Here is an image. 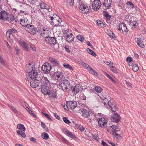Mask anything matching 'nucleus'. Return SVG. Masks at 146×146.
I'll return each mask as SVG.
<instances>
[{
  "instance_id": "obj_1",
  "label": "nucleus",
  "mask_w": 146,
  "mask_h": 146,
  "mask_svg": "<svg viewBox=\"0 0 146 146\" xmlns=\"http://www.w3.org/2000/svg\"><path fill=\"white\" fill-rule=\"evenodd\" d=\"M28 74L30 78L33 80L34 82H35V81H39L40 80H41L40 82H50L46 77L43 76L41 79L40 78L37 77L38 72L35 68L29 72Z\"/></svg>"
},
{
  "instance_id": "obj_2",
  "label": "nucleus",
  "mask_w": 146,
  "mask_h": 146,
  "mask_svg": "<svg viewBox=\"0 0 146 146\" xmlns=\"http://www.w3.org/2000/svg\"><path fill=\"white\" fill-rule=\"evenodd\" d=\"M50 83H44L42 84L41 90L42 93L44 95H50L49 92L50 91L49 90V87L50 86Z\"/></svg>"
},
{
  "instance_id": "obj_3",
  "label": "nucleus",
  "mask_w": 146,
  "mask_h": 146,
  "mask_svg": "<svg viewBox=\"0 0 146 146\" xmlns=\"http://www.w3.org/2000/svg\"><path fill=\"white\" fill-rule=\"evenodd\" d=\"M26 29V30L33 35L36 34L38 32L37 29L33 25H28Z\"/></svg>"
},
{
  "instance_id": "obj_4",
  "label": "nucleus",
  "mask_w": 146,
  "mask_h": 146,
  "mask_svg": "<svg viewBox=\"0 0 146 146\" xmlns=\"http://www.w3.org/2000/svg\"><path fill=\"white\" fill-rule=\"evenodd\" d=\"M79 9L80 10V12L82 13L86 14L89 13L91 9L89 6L84 5H80Z\"/></svg>"
},
{
  "instance_id": "obj_5",
  "label": "nucleus",
  "mask_w": 146,
  "mask_h": 146,
  "mask_svg": "<svg viewBox=\"0 0 146 146\" xmlns=\"http://www.w3.org/2000/svg\"><path fill=\"white\" fill-rule=\"evenodd\" d=\"M118 30L121 31H122V33L124 35L127 34L128 30L125 24L123 23H119L118 25Z\"/></svg>"
},
{
  "instance_id": "obj_6",
  "label": "nucleus",
  "mask_w": 146,
  "mask_h": 146,
  "mask_svg": "<svg viewBox=\"0 0 146 146\" xmlns=\"http://www.w3.org/2000/svg\"><path fill=\"white\" fill-rule=\"evenodd\" d=\"M107 122L106 119L104 117L100 116L98 118V123L99 126L102 127H107Z\"/></svg>"
},
{
  "instance_id": "obj_7",
  "label": "nucleus",
  "mask_w": 146,
  "mask_h": 146,
  "mask_svg": "<svg viewBox=\"0 0 146 146\" xmlns=\"http://www.w3.org/2000/svg\"><path fill=\"white\" fill-rule=\"evenodd\" d=\"M92 9L94 11L98 10L101 7V3L100 0H94L92 3Z\"/></svg>"
},
{
  "instance_id": "obj_8",
  "label": "nucleus",
  "mask_w": 146,
  "mask_h": 146,
  "mask_svg": "<svg viewBox=\"0 0 146 146\" xmlns=\"http://www.w3.org/2000/svg\"><path fill=\"white\" fill-rule=\"evenodd\" d=\"M45 40L47 44L50 45H54L56 43V40L55 37H51L49 36L47 38H46Z\"/></svg>"
},
{
  "instance_id": "obj_9",
  "label": "nucleus",
  "mask_w": 146,
  "mask_h": 146,
  "mask_svg": "<svg viewBox=\"0 0 146 146\" xmlns=\"http://www.w3.org/2000/svg\"><path fill=\"white\" fill-rule=\"evenodd\" d=\"M71 89L72 92L76 94L81 91L82 87L80 84H77L75 86H72Z\"/></svg>"
},
{
  "instance_id": "obj_10",
  "label": "nucleus",
  "mask_w": 146,
  "mask_h": 146,
  "mask_svg": "<svg viewBox=\"0 0 146 146\" xmlns=\"http://www.w3.org/2000/svg\"><path fill=\"white\" fill-rule=\"evenodd\" d=\"M110 127L112 128L111 129V132L113 136V137H116L117 138L118 137H121V135L119 134H118L117 132H115V130L118 127V125H112Z\"/></svg>"
},
{
  "instance_id": "obj_11",
  "label": "nucleus",
  "mask_w": 146,
  "mask_h": 146,
  "mask_svg": "<svg viewBox=\"0 0 146 146\" xmlns=\"http://www.w3.org/2000/svg\"><path fill=\"white\" fill-rule=\"evenodd\" d=\"M49 32L47 29H40V34L43 37L46 38H47L49 36L48 34Z\"/></svg>"
},
{
  "instance_id": "obj_12",
  "label": "nucleus",
  "mask_w": 146,
  "mask_h": 146,
  "mask_svg": "<svg viewBox=\"0 0 146 146\" xmlns=\"http://www.w3.org/2000/svg\"><path fill=\"white\" fill-rule=\"evenodd\" d=\"M64 35L65 36V37L66 39V41L70 43L73 41L74 37L72 33L68 34L67 33H64Z\"/></svg>"
},
{
  "instance_id": "obj_13",
  "label": "nucleus",
  "mask_w": 146,
  "mask_h": 146,
  "mask_svg": "<svg viewBox=\"0 0 146 146\" xmlns=\"http://www.w3.org/2000/svg\"><path fill=\"white\" fill-rule=\"evenodd\" d=\"M22 105L28 111V112L32 116L35 117H36V115L27 106V104L25 102H21Z\"/></svg>"
},
{
  "instance_id": "obj_14",
  "label": "nucleus",
  "mask_w": 146,
  "mask_h": 146,
  "mask_svg": "<svg viewBox=\"0 0 146 146\" xmlns=\"http://www.w3.org/2000/svg\"><path fill=\"white\" fill-rule=\"evenodd\" d=\"M67 104L69 108L72 110H73L77 106V103L75 101L67 102Z\"/></svg>"
},
{
  "instance_id": "obj_15",
  "label": "nucleus",
  "mask_w": 146,
  "mask_h": 146,
  "mask_svg": "<svg viewBox=\"0 0 146 146\" xmlns=\"http://www.w3.org/2000/svg\"><path fill=\"white\" fill-rule=\"evenodd\" d=\"M8 13L5 11H0V19L3 21H5L7 20L8 16Z\"/></svg>"
},
{
  "instance_id": "obj_16",
  "label": "nucleus",
  "mask_w": 146,
  "mask_h": 146,
  "mask_svg": "<svg viewBox=\"0 0 146 146\" xmlns=\"http://www.w3.org/2000/svg\"><path fill=\"white\" fill-rule=\"evenodd\" d=\"M111 5V0H104L103 5L106 8V10L110 8Z\"/></svg>"
},
{
  "instance_id": "obj_17",
  "label": "nucleus",
  "mask_w": 146,
  "mask_h": 146,
  "mask_svg": "<svg viewBox=\"0 0 146 146\" xmlns=\"http://www.w3.org/2000/svg\"><path fill=\"white\" fill-rule=\"evenodd\" d=\"M20 24L23 26L26 27H27L28 25H29L28 24V19L27 18H24L23 19H21L20 20Z\"/></svg>"
},
{
  "instance_id": "obj_18",
  "label": "nucleus",
  "mask_w": 146,
  "mask_h": 146,
  "mask_svg": "<svg viewBox=\"0 0 146 146\" xmlns=\"http://www.w3.org/2000/svg\"><path fill=\"white\" fill-rule=\"evenodd\" d=\"M56 76L55 77V79H57V81L60 82V78L63 77V73L60 72L58 71H57L56 72H55L53 75Z\"/></svg>"
},
{
  "instance_id": "obj_19",
  "label": "nucleus",
  "mask_w": 146,
  "mask_h": 146,
  "mask_svg": "<svg viewBox=\"0 0 146 146\" xmlns=\"http://www.w3.org/2000/svg\"><path fill=\"white\" fill-rule=\"evenodd\" d=\"M112 118L113 121L117 123L120 120V117L119 115L117 113H114L113 115Z\"/></svg>"
},
{
  "instance_id": "obj_20",
  "label": "nucleus",
  "mask_w": 146,
  "mask_h": 146,
  "mask_svg": "<svg viewBox=\"0 0 146 146\" xmlns=\"http://www.w3.org/2000/svg\"><path fill=\"white\" fill-rule=\"evenodd\" d=\"M49 60L54 65L60 66L59 61H58L57 59H55L52 57H50L49 58Z\"/></svg>"
},
{
  "instance_id": "obj_21",
  "label": "nucleus",
  "mask_w": 146,
  "mask_h": 146,
  "mask_svg": "<svg viewBox=\"0 0 146 146\" xmlns=\"http://www.w3.org/2000/svg\"><path fill=\"white\" fill-rule=\"evenodd\" d=\"M26 70L27 72H29L33 70L35 68V66L34 65H32L31 63H29L28 64H27L25 66Z\"/></svg>"
},
{
  "instance_id": "obj_22",
  "label": "nucleus",
  "mask_w": 146,
  "mask_h": 146,
  "mask_svg": "<svg viewBox=\"0 0 146 146\" xmlns=\"http://www.w3.org/2000/svg\"><path fill=\"white\" fill-rule=\"evenodd\" d=\"M143 39L140 37L137 38V45L141 48H143L144 47V45L143 42Z\"/></svg>"
},
{
  "instance_id": "obj_23",
  "label": "nucleus",
  "mask_w": 146,
  "mask_h": 146,
  "mask_svg": "<svg viewBox=\"0 0 146 146\" xmlns=\"http://www.w3.org/2000/svg\"><path fill=\"white\" fill-rule=\"evenodd\" d=\"M50 95H48L49 97L52 98H56L57 97V94L56 93V92L55 91H51L50 92H49Z\"/></svg>"
},
{
  "instance_id": "obj_24",
  "label": "nucleus",
  "mask_w": 146,
  "mask_h": 146,
  "mask_svg": "<svg viewBox=\"0 0 146 146\" xmlns=\"http://www.w3.org/2000/svg\"><path fill=\"white\" fill-rule=\"evenodd\" d=\"M41 2V0H32L30 2L31 4L33 6L35 5L38 6L39 3Z\"/></svg>"
},
{
  "instance_id": "obj_25",
  "label": "nucleus",
  "mask_w": 146,
  "mask_h": 146,
  "mask_svg": "<svg viewBox=\"0 0 146 146\" xmlns=\"http://www.w3.org/2000/svg\"><path fill=\"white\" fill-rule=\"evenodd\" d=\"M21 45L22 47L24 48V50L27 51H28L29 50V47L27 44L25 42L23 41L21 42Z\"/></svg>"
},
{
  "instance_id": "obj_26",
  "label": "nucleus",
  "mask_w": 146,
  "mask_h": 146,
  "mask_svg": "<svg viewBox=\"0 0 146 146\" xmlns=\"http://www.w3.org/2000/svg\"><path fill=\"white\" fill-rule=\"evenodd\" d=\"M17 31L15 29V28H13L11 29H9V30L7 32L6 35V36L7 35V33H9V35L12 34V33H16L17 32ZM9 37L10 38V35H9Z\"/></svg>"
},
{
  "instance_id": "obj_27",
  "label": "nucleus",
  "mask_w": 146,
  "mask_h": 146,
  "mask_svg": "<svg viewBox=\"0 0 146 146\" xmlns=\"http://www.w3.org/2000/svg\"><path fill=\"white\" fill-rule=\"evenodd\" d=\"M109 99L105 97H103L102 99V100L101 102L102 104H104L105 106H107V103H108V102H109Z\"/></svg>"
},
{
  "instance_id": "obj_28",
  "label": "nucleus",
  "mask_w": 146,
  "mask_h": 146,
  "mask_svg": "<svg viewBox=\"0 0 146 146\" xmlns=\"http://www.w3.org/2000/svg\"><path fill=\"white\" fill-rule=\"evenodd\" d=\"M103 13H104V16L106 17V19L108 21H109L111 17V16L109 15L107 11H103Z\"/></svg>"
},
{
  "instance_id": "obj_29",
  "label": "nucleus",
  "mask_w": 146,
  "mask_h": 146,
  "mask_svg": "<svg viewBox=\"0 0 146 146\" xmlns=\"http://www.w3.org/2000/svg\"><path fill=\"white\" fill-rule=\"evenodd\" d=\"M47 68V65H46V63H44L43 65H42L41 69L42 70V71H43V72L44 73L46 74L48 73V71L47 70H48Z\"/></svg>"
},
{
  "instance_id": "obj_30",
  "label": "nucleus",
  "mask_w": 146,
  "mask_h": 146,
  "mask_svg": "<svg viewBox=\"0 0 146 146\" xmlns=\"http://www.w3.org/2000/svg\"><path fill=\"white\" fill-rule=\"evenodd\" d=\"M39 7L38 6L35 5L34 7H31V12L32 13H35L36 11L38 12L40 11V10L39 9H37V7Z\"/></svg>"
},
{
  "instance_id": "obj_31",
  "label": "nucleus",
  "mask_w": 146,
  "mask_h": 146,
  "mask_svg": "<svg viewBox=\"0 0 146 146\" xmlns=\"http://www.w3.org/2000/svg\"><path fill=\"white\" fill-rule=\"evenodd\" d=\"M62 20L61 19L59 18L58 19H56L55 21L54 25L56 26H59L61 25V23L62 22Z\"/></svg>"
},
{
  "instance_id": "obj_32",
  "label": "nucleus",
  "mask_w": 146,
  "mask_h": 146,
  "mask_svg": "<svg viewBox=\"0 0 146 146\" xmlns=\"http://www.w3.org/2000/svg\"><path fill=\"white\" fill-rule=\"evenodd\" d=\"M90 113V112L86 110H85L82 113V115L83 117L87 118L89 117Z\"/></svg>"
},
{
  "instance_id": "obj_33",
  "label": "nucleus",
  "mask_w": 146,
  "mask_h": 146,
  "mask_svg": "<svg viewBox=\"0 0 146 146\" xmlns=\"http://www.w3.org/2000/svg\"><path fill=\"white\" fill-rule=\"evenodd\" d=\"M110 108H111L112 111L114 112L116 111L117 110V107L115 102L113 103V104H112V105H111Z\"/></svg>"
},
{
  "instance_id": "obj_34",
  "label": "nucleus",
  "mask_w": 146,
  "mask_h": 146,
  "mask_svg": "<svg viewBox=\"0 0 146 146\" xmlns=\"http://www.w3.org/2000/svg\"><path fill=\"white\" fill-rule=\"evenodd\" d=\"M65 1L68 6H71L74 4V0H65Z\"/></svg>"
},
{
  "instance_id": "obj_35",
  "label": "nucleus",
  "mask_w": 146,
  "mask_h": 146,
  "mask_svg": "<svg viewBox=\"0 0 146 146\" xmlns=\"http://www.w3.org/2000/svg\"><path fill=\"white\" fill-rule=\"evenodd\" d=\"M63 66L65 68L71 70L72 71L74 70L73 67L68 64L64 63Z\"/></svg>"
},
{
  "instance_id": "obj_36",
  "label": "nucleus",
  "mask_w": 146,
  "mask_h": 146,
  "mask_svg": "<svg viewBox=\"0 0 146 146\" xmlns=\"http://www.w3.org/2000/svg\"><path fill=\"white\" fill-rule=\"evenodd\" d=\"M17 128L19 129L22 131H24L25 130V128L24 125L21 123L19 124L17 126Z\"/></svg>"
},
{
  "instance_id": "obj_37",
  "label": "nucleus",
  "mask_w": 146,
  "mask_h": 146,
  "mask_svg": "<svg viewBox=\"0 0 146 146\" xmlns=\"http://www.w3.org/2000/svg\"><path fill=\"white\" fill-rule=\"evenodd\" d=\"M76 127L79 129L81 131H83L85 130V128L82 125L79 124H77L76 125Z\"/></svg>"
},
{
  "instance_id": "obj_38",
  "label": "nucleus",
  "mask_w": 146,
  "mask_h": 146,
  "mask_svg": "<svg viewBox=\"0 0 146 146\" xmlns=\"http://www.w3.org/2000/svg\"><path fill=\"white\" fill-rule=\"evenodd\" d=\"M65 130V132L67 133L69 137L72 138H76V137L75 135L73 134L72 133L68 131V130Z\"/></svg>"
},
{
  "instance_id": "obj_39",
  "label": "nucleus",
  "mask_w": 146,
  "mask_h": 146,
  "mask_svg": "<svg viewBox=\"0 0 146 146\" xmlns=\"http://www.w3.org/2000/svg\"><path fill=\"white\" fill-rule=\"evenodd\" d=\"M7 19V20L9 21H11L12 22L15 20L14 16L13 15H9V17L8 16Z\"/></svg>"
},
{
  "instance_id": "obj_40",
  "label": "nucleus",
  "mask_w": 146,
  "mask_h": 146,
  "mask_svg": "<svg viewBox=\"0 0 146 146\" xmlns=\"http://www.w3.org/2000/svg\"><path fill=\"white\" fill-rule=\"evenodd\" d=\"M17 133L19 135H20L23 138H25L26 136L25 133L24 132H22L21 131H17Z\"/></svg>"
},
{
  "instance_id": "obj_41",
  "label": "nucleus",
  "mask_w": 146,
  "mask_h": 146,
  "mask_svg": "<svg viewBox=\"0 0 146 146\" xmlns=\"http://www.w3.org/2000/svg\"><path fill=\"white\" fill-rule=\"evenodd\" d=\"M129 66H132V69L135 72H137L139 70V67L136 64H134L132 65V64L131 65H129Z\"/></svg>"
},
{
  "instance_id": "obj_42",
  "label": "nucleus",
  "mask_w": 146,
  "mask_h": 146,
  "mask_svg": "<svg viewBox=\"0 0 146 146\" xmlns=\"http://www.w3.org/2000/svg\"><path fill=\"white\" fill-rule=\"evenodd\" d=\"M87 52L88 53L94 57H95L96 56V54L93 51L89 49V48H87Z\"/></svg>"
},
{
  "instance_id": "obj_43",
  "label": "nucleus",
  "mask_w": 146,
  "mask_h": 146,
  "mask_svg": "<svg viewBox=\"0 0 146 146\" xmlns=\"http://www.w3.org/2000/svg\"><path fill=\"white\" fill-rule=\"evenodd\" d=\"M30 86L33 88H36L38 87L39 84L38 83H29Z\"/></svg>"
},
{
  "instance_id": "obj_44",
  "label": "nucleus",
  "mask_w": 146,
  "mask_h": 146,
  "mask_svg": "<svg viewBox=\"0 0 146 146\" xmlns=\"http://www.w3.org/2000/svg\"><path fill=\"white\" fill-rule=\"evenodd\" d=\"M89 72L91 74H94L95 75H98V73L96 72L91 67L89 68Z\"/></svg>"
},
{
  "instance_id": "obj_45",
  "label": "nucleus",
  "mask_w": 146,
  "mask_h": 146,
  "mask_svg": "<svg viewBox=\"0 0 146 146\" xmlns=\"http://www.w3.org/2000/svg\"><path fill=\"white\" fill-rule=\"evenodd\" d=\"M81 64L85 68H88L89 69L90 67V66L87 64L86 63L82 60H81Z\"/></svg>"
},
{
  "instance_id": "obj_46",
  "label": "nucleus",
  "mask_w": 146,
  "mask_h": 146,
  "mask_svg": "<svg viewBox=\"0 0 146 146\" xmlns=\"http://www.w3.org/2000/svg\"><path fill=\"white\" fill-rule=\"evenodd\" d=\"M42 137L44 139L46 140L49 137L48 134L45 132H44L42 134Z\"/></svg>"
},
{
  "instance_id": "obj_47",
  "label": "nucleus",
  "mask_w": 146,
  "mask_h": 146,
  "mask_svg": "<svg viewBox=\"0 0 146 146\" xmlns=\"http://www.w3.org/2000/svg\"><path fill=\"white\" fill-rule=\"evenodd\" d=\"M76 38L78 40L81 42H83L84 40V38L82 35H78Z\"/></svg>"
},
{
  "instance_id": "obj_48",
  "label": "nucleus",
  "mask_w": 146,
  "mask_h": 146,
  "mask_svg": "<svg viewBox=\"0 0 146 146\" xmlns=\"http://www.w3.org/2000/svg\"><path fill=\"white\" fill-rule=\"evenodd\" d=\"M94 90L98 93H100L102 91L101 88L99 86H96L94 88Z\"/></svg>"
},
{
  "instance_id": "obj_49",
  "label": "nucleus",
  "mask_w": 146,
  "mask_h": 146,
  "mask_svg": "<svg viewBox=\"0 0 146 146\" xmlns=\"http://www.w3.org/2000/svg\"><path fill=\"white\" fill-rule=\"evenodd\" d=\"M63 121L66 123L69 124L70 123V122L68 119L67 117H64L63 118Z\"/></svg>"
},
{
  "instance_id": "obj_50",
  "label": "nucleus",
  "mask_w": 146,
  "mask_h": 146,
  "mask_svg": "<svg viewBox=\"0 0 146 146\" xmlns=\"http://www.w3.org/2000/svg\"><path fill=\"white\" fill-rule=\"evenodd\" d=\"M110 69L113 73L116 74L117 73V68L115 66H112V68H111Z\"/></svg>"
},
{
  "instance_id": "obj_51",
  "label": "nucleus",
  "mask_w": 146,
  "mask_h": 146,
  "mask_svg": "<svg viewBox=\"0 0 146 146\" xmlns=\"http://www.w3.org/2000/svg\"><path fill=\"white\" fill-rule=\"evenodd\" d=\"M127 4L128 6L129 7L131 8H133L134 7V4L130 1L127 2Z\"/></svg>"
},
{
  "instance_id": "obj_52",
  "label": "nucleus",
  "mask_w": 146,
  "mask_h": 146,
  "mask_svg": "<svg viewBox=\"0 0 146 146\" xmlns=\"http://www.w3.org/2000/svg\"><path fill=\"white\" fill-rule=\"evenodd\" d=\"M114 102V100H110L109 102H108V106L110 107L112 105V104H113V103Z\"/></svg>"
},
{
  "instance_id": "obj_53",
  "label": "nucleus",
  "mask_w": 146,
  "mask_h": 146,
  "mask_svg": "<svg viewBox=\"0 0 146 146\" xmlns=\"http://www.w3.org/2000/svg\"><path fill=\"white\" fill-rule=\"evenodd\" d=\"M38 7L40 6V8L41 9H43L44 7L46 5V4H45L41 0V2L39 3Z\"/></svg>"
},
{
  "instance_id": "obj_54",
  "label": "nucleus",
  "mask_w": 146,
  "mask_h": 146,
  "mask_svg": "<svg viewBox=\"0 0 146 146\" xmlns=\"http://www.w3.org/2000/svg\"><path fill=\"white\" fill-rule=\"evenodd\" d=\"M9 107L16 114L18 113L17 111L13 106H10Z\"/></svg>"
},
{
  "instance_id": "obj_55",
  "label": "nucleus",
  "mask_w": 146,
  "mask_h": 146,
  "mask_svg": "<svg viewBox=\"0 0 146 146\" xmlns=\"http://www.w3.org/2000/svg\"><path fill=\"white\" fill-rule=\"evenodd\" d=\"M133 59L131 57L128 56L127 57L126 59V61L127 63H130L132 62Z\"/></svg>"
},
{
  "instance_id": "obj_56",
  "label": "nucleus",
  "mask_w": 146,
  "mask_h": 146,
  "mask_svg": "<svg viewBox=\"0 0 146 146\" xmlns=\"http://www.w3.org/2000/svg\"><path fill=\"white\" fill-rule=\"evenodd\" d=\"M62 141V142L65 143L68 145L69 144V142L66 139H65L64 137H62L61 138Z\"/></svg>"
},
{
  "instance_id": "obj_57",
  "label": "nucleus",
  "mask_w": 146,
  "mask_h": 146,
  "mask_svg": "<svg viewBox=\"0 0 146 146\" xmlns=\"http://www.w3.org/2000/svg\"><path fill=\"white\" fill-rule=\"evenodd\" d=\"M65 81L69 82L68 80L67 79H66L63 76V77L60 78V82H64Z\"/></svg>"
},
{
  "instance_id": "obj_58",
  "label": "nucleus",
  "mask_w": 146,
  "mask_h": 146,
  "mask_svg": "<svg viewBox=\"0 0 146 146\" xmlns=\"http://www.w3.org/2000/svg\"><path fill=\"white\" fill-rule=\"evenodd\" d=\"M109 35L111 38H115V35L111 31L109 33Z\"/></svg>"
},
{
  "instance_id": "obj_59",
  "label": "nucleus",
  "mask_w": 146,
  "mask_h": 146,
  "mask_svg": "<svg viewBox=\"0 0 146 146\" xmlns=\"http://www.w3.org/2000/svg\"><path fill=\"white\" fill-rule=\"evenodd\" d=\"M92 138L96 140H98V137L97 136V135L96 134H92Z\"/></svg>"
},
{
  "instance_id": "obj_60",
  "label": "nucleus",
  "mask_w": 146,
  "mask_h": 146,
  "mask_svg": "<svg viewBox=\"0 0 146 146\" xmlns=\"http://www.w3.org/2000/svg\"><path fill=\"white\" fill-rule=\"evenodd\" d=\"M30 47L33 51H35L36 50V47L34 44H31L30 45Z\"/></svg>"
},
{
  "instance_id": "obj_61",
  "label": "nucleus",
  "mask_w": 146,
  "mask_h": 146,
  "mask_svg": "<svg viewBox=\"0 0 146 146\" xmlns=\"http://www.w3.org/2000/svg\"><path fill=\"white\" fill-rule=\"evenodd\" d=\"M90 113L91 115H90L89 117H88L89 119L91 120L94 119V118L95 117V115L93 114H92L91 113Z\"/></svg>"
},
{
  "instance_id": "obj_62",
  "label": "nucleus",
  "mask_w": 146,
  "mask_h": 146,
  "mask_svg": "<svg viewBox=\"0 0 146 146\" xmlns=\"http://www.w3.org/2000/svg\"><path fill=\"white\" fill-rule=\"evenodd\" d=\"M48 17L49 18V20H50L51 21H52V23L53 24V25H54V21L55 22L56 19H54V18L53 17H51L50 15H48Z\"/></svg>"
},
{
  "instance_id": "obj_63",
  "label": "nucleus",
  "mask_w": 146,
  "mask_h": 146,
  "mask_svg": "<svg viewBox=\"0 0 146 146\" xmlns=\"http://www.w3.org/2000/svg\"><path fill=\"white\" fill-rule=\"evenodd\" d=\"M43 114L49 120L51 121H52V119L50 117L49 115L48 114L45 113H43Z\"/></svg>"
},
{
  "instance_id": "obj_64",
  "label": "nucleus",
  "mask_w": 146,
  "mask_h": 146,
  "mask_svg": "<svg viewBox=\"0 0 146 146\" xmlns=\"http://www.w3.org/2000/svg\"><path fill=\"white\" fill-rule=\"evenodd\" d=\"M132 23V26L134 27V28H135L136 27H137L138 25V23H137L136 21H134Z\"/></svg>"
}]
</instances>
